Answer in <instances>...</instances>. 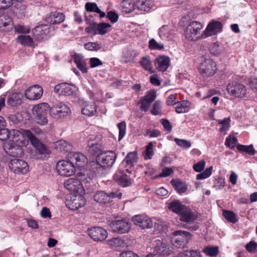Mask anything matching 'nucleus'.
<instances>
[{"label": "nucleus", "mask_w": 257, "mask_h": 257, "mask_svg": "<svg viewBox=\"0 0 257 257\" xmlns=\"http://www.w3.org/2000/svg\"><path fill=\"white\" fill-rule=\"evenodd\" d=\"M159 37L163 40L169 39L172 33V30L167 25H163L158 30V32Z\"/></svg>", "instance_id": "obj_32"}, {"label": "nucleus", "mask_w": 257, "mask_h": 257, "mask_svg": "<svg viewBox=\"0 0 257 257\" xmlns=\"http://www.w3.org/2000/svg\"><path fill=\"white\" fill-rule=\"evenodd\" d=\"M202 251L206 255L211 257H216L219 253V247L217 246H206Z\"/></svg>", "instance_id": "obj_39"}, {"label": "nucleus", "mask_w": 257, "mask_h": 257, "mask_svg": "<svg viewBox=\"0 0 257 257\" xmlns=\"http://www.w3.org/2000/svg\"><path fill=\"white\" fill-rule=\"evenodd\" d=\"M50 29L49 26L42 25L32 29V33L35 39L40 41L47 38L50 34Z\"/></svg>", "instance_id": "obj_15"}, {"label": "nucleus", "mask_w": 257, "mask_h": 257, "mask_svg": "<svg viewBox=\"0 0 257 257\" xmlns=\"http://www.w3.org/2000/svg\"><path fill=\"white\" fill-rule=\"evenodd\" d=\"M171 183L179 194L185 192L187 189V185L186 184L182 182L180 180L172 179L171 181Z\"/></svg>", "instance_id": "obj_36"}, {"label": "nucleus", "mask_w": 257, "mask_h": 257, "mask_svg": "<svg viewBox=\"0 0 257 257\" xmlns=\"http://www.w3.org/2000/svg\"><path fill=\"white\" fill-rule=\"evenodd\" d=\"M22 145L15 143H8L6 145L4 149L6 152L10 156L13 157H21L24 155Z\"/></svg>", "instance_id": "obj_16"}, {"label": "nucleus", "mask_w": 257, "mask_h": 257, "mask_svg": "<svg viewBox=\"0 0 257 257\" xmlns=\"http://www.w3.org/2000/svg\"><path fill=\"white\" fill-rule=\"evenodd\" d=\"M119 129L118 140H121L125 135L126 123L124 121L119 123L117 125Z\"/></svg>", "instance_id": "obj_59"}, {"label": "nucleus", "mask_w": 257, "mask_h": 257, "mask_svg": "<svg viewBox=\"0 0 257 257\" xmlns=\"http://www.w3.org/2000/svg\"><path fill=\"white\" fill-rule=\"evenodd\" d=\"M87 148L88 152L92 156H98L101 154L103 149L101 143L97 141L94 136H91L88 140Z\"/></svg>", "instance_id": "obj_11"}, {"label": "nucleus", "mask_w": 257, "mask_h": 257, "mask_svg": "<svg viewBox=\"0 0 257 257\" xmlns=\"http://www.w3.org/2000/svg\"><path fill=\"white\" fill-rule=\"evenodd\" d=\"M117 155L112 151L103 152L98 155L96 161L90 162V170L95 175H100L106 169L111 168L114 164Z\"/></svg>", "instance_id": "obj_1"}, {"label": "nucleus", "mask_w": 257, "mask_h": 257, "mask_svg": "<svg viewBox=\"0 0 257 257\" xmlns=\"http://www.w3.org/2000/svg\"><path fill=\"white\" fill-rule=\"evenodd\" d=\"M65 20V15L62 13L52 12L46 18V21L50 24L54 25L63 22Z\"/></svg>", "instance_id": "obj_29"}, {"label": "nucleus", "mask_w": 257, "mask_h": 257, "mask_svg": "<svg viewBox=\"0 0 257 257\" xmlns=\"http://www.w3.org/2000/svg\"><path fill=\"white\" fill-rule=\"evenodd\" d=\"M237 141L236 137H231L230 136H229L226 138L225 144L226 146L232 149L236 145Z\"/></svg>", "instance_id": "obj_58"}, {"label": "nucleus", "mask_w": 257, "mask_h": 257, "mask_svg": "<svg viewBox=\"0 0 257 257\" xmlns=\"http://www.w3.org/2000/svg\"><path fill=\"white\" fill-rule=\"evenodd\" d=\"M137 154L135 152L128 153L124 160L122 162L121 166L125 164L126 166L132 167L134 163L137 161Z\"/></svg>", "instance_id": "obj_37"}, {"label": "nucleus", "mask_w": 257, "mask_h": 257, "mask_svg": "<svg viewBox=\"0 0 257 257\" xmlns=\"http://www.w3.org/2000/svg\"><path fill=\"white\" fill-rule=\"evenodd\" d=\"M157 97L156 92L154 90H151L147 92V94L140 100L141 109L147 111L151 103L156 99Z\"/></svg>", "instance_id": "obj_14"}, {"label": "nucleus", "mask_w": 257, "mask_h": 257, "mask_svg": "<svg viewBox=\"0 0 257 257\" xmlns=\"http://www.w3.org/2000/svg\"><path fill=\"white\" fill-rule=\"evenodd\" d=\"M246 249L249 252H255L257 251V243L254 241H250L245 246Z\"/></svg>", "instance_id": "obj_63"}, {"label": "nucleus", "mask_w": 257, "mask_h": 257, "mask_svg": "<svg viewBox=\"0 0 257 257\" xmlns=\"http://www.w3.org/2000/svg\"><path fill=\"white\" fill-rule=\"evenodd\" d=\"M88 234L94 240L101 241L107 237V232L100 227H94L88 230Z\"/></svg>", "instance_id": "obj_19"}, {"label": "nucleus", "mask_w": 257, "mask_h": 257, "mask_svg": "<svg viewBox=\"0 0 257 257\" xmlns=\"http://www.w3.org/2000/svg\"><path fill=\"white\" fill-rule=\"evenodd\" d=\"M180 257H202L199 251L196 250H187L180 253Z\"/></svg>", "instance_id": "obj_51"}, {"label": "nucleus", "mask_w": 257, "mask_h": 257, "mask_svg": "<svg viewBox=\"0 0 257 257\" xmlns=\"http://www.w3.org/2000/svg\"><path fill=\"white\" fill-rule=\"evenodd\" d=\"M212 166L206 168L204 171L197 175L196 179L197 180H203L208 178L212 174Z\"/></svg>", "instance_id": "obj_54"}, {"label": "nucleus", "mask_w": 257, "mask_h": 257, "mask_svg": "<svg viewBox=\"0 0 257 257\" xmlns=\"http://www.w3.org/2000/svg\"><path fill=\"white\" fill-rule=\"evenodd\" d=\"M203 28L202 25L197 21L191 22L185 30L186 39L189 41H195L201 37L200 31Z\"/></svg>", "instance_id": "obj_3"}, {"label": "nucleus", "mask_w": 257, "mask_h": 257, "mask_svg": "<svg viewBox=\"0 0 257 257\" xmlns=\"http://www.w3.org/2000/svg\"><path fill=\"white\" fill-rule=\"evenodd\" d=\"M167 249V245L161 240L157 239L154 242V252L162 254Z\"/></svg>", "instance_id": "obj_40"}, {"label": "nucleus", "mask_w": 257, "mask_h": 257, "mask_svg": "<svg viewBox=\"0 0 257 257\" xmlns=\"http://www.w3.org/2000/svg\"><path fill=\"white\" fill-rule=\"evenodd\" d=\"M23 95L20 93L10 94L7 98V103L11 107H17L20 105L22 102Z\"/></svg>", "instance_id": "obj_27"}, {"label": "nucleus", "mask_w": 257, "mask_h": 257, "mask_svg": "<svg viewBox=\"0 0 257 257\" xmlns=\"http://www.w3.org/2000/svg\"><path fill=\"white\" fill-rule=\"evenodd\" d=\"M222 24L221 22L216 21H212L207 26L204 35L206 37L215 35L217 33L222 32Z\"/></svg>", "instance_id": "obj_21"}, {"label": "nucleus", "mask_w": 257, "mask_h": 257, "mask_svg": "<svg viewBox=\"0 0 257 257\" xmlns=\"http://www.w3.org/2000/svg\"><path fill=\"white\" fill-rule=\"evenodd\" d=\"M82 113L87 116L94 115L96 112V107L94 103L86 104L82 108Z\"/></svg>", "instance_id": "obj_38"}, {"label": "nucleus", "mask_w": 257, "mask_h": 257, "mask_svg": "<svg viewBox=\"0 0 257 257\" xmlns=\"http://www.w3.org/2000/svg\"><path fill=\"white\" fill-rule=\"evenodd\" d=\"M25 135L27 136L28 140L30 141L32 145L40 154L42 155H48L51 153V151L49 148L40 142L31 131H26Z\"/></svg>", "instance_id": "obj_5"}, {"label": "nucleus", "mask_w": 257, "mask_h": 257, "mask_svg": "<svg viewBox=\"0 0 257 257\" xmlns=\"http://www.w3.org/2000/svg\"><path fill=\"white\" fill-rule=\"evenodd\" d=\"M122 194L119 192H111L107 193L103 191H97L93 196L94 200L100 204H106L112 202L115 198L120 199Z\"/></svg>", "instance_id": "obj_4"}, {"label": "nucleus", "mask_w": 257, "mask_h": 257, "mask_svg": "<svg viewBox=\"0 0 257 257\" xmlns=\"http://www.w3.org/2000/svg\"><path fill=\"white\" fill-rule=\"evenodd\" d=\"M55 148L59 152H68L71 151L72 145L65 140H59L55 143Z\"/></svg>", "instance_id": "obj_33"}, {"label": "nucleus", "mask_w": 257, "mask_h": 257, "mask_svg": "<svg viewBox=\"0 0 257 257\" xmlns=\"http://www.w3.org/2000/svg\"><path fill=\"white\" fill-rule=\"evenodd\" d=\"M174 235L177 236L176 241L181 245L182 243H186L191 238V234L189 232L185 231L177 230L174 232Z\"/></svg>", "instance_id": "obj_31"}, {"label": "nucleus", "mask_w": 257, "mask_h": 257, "mask_svg": "<svg viewBox=\"0 0 257 257\" xmlns=\"http://www.w3.org/2000/svg\"><path fill=\"white\" fill-rule=\"evenodd\" d=\"M236 148L238 151L241 153L245 152L249 155H254L255 151L254 149L253 146L250 145L249 146L242 145L238 144L236 145Z\"/></svg>", "instance_id": "obj_44"}, {"label": "nucleus", "mask_w": 257, "mask_h": 257, "mask_svg": "<svg viewBox=\"0 0 257 257\" xmlns=\"http://www.w3.org/2000/svg\"><path fill=\"white\" fill-rule=\"evenodd\" d=\"M98 23L93 22L90 24L89 26L85 28V32L89 34L96 35L98 34Z\"/></svg>", "instance_id": "obj_52"}, {"label": "nucleus", "mask_w": 257, "mask_h": 257, "mask_svg": "<svg viewBox=\"0 0 257 257\" xmlns=\"http://www.w3.org/2000/svg\"><path fill=\"white\" fill-rule=\"evenodd\" d=\"M27 130H24L23 132H21L18 130H13L10 132V136H13V142L22 146H25L26 141L24 139V137L27 136L25 135V132Z\"/></svg>", "instance_id": "obj_28"}, {"label": "nucleus", "mask_w": 257, "mask_h": 257, "mask_svg": "<svg viewBox=\"0 0 257 257\" xmlns=\"http://www.w3.org/2000/svg\"><path fill=\"white\" fill-rule=\"evenodd\" d=\"M140 64L145 70L150 72L152 71V62L149 56H146L143 57L140 61Z\"/></svg>", "instance_id": "obj_41"}, {"label": "nucleus", "mask_w": 257, "mask_h": 257, "mask_svg": "<svg viewBox=\"0 0 257 257\" xmlns=\"http://www.w3.org/2000/svg\"><path fill=\"white\" fill-rule=\"evenodd\" d=\"M86 203L84 197L80 195H75L67 201L66 206L71 210H76L83 207Z\"/></svg>", "instance_id": "obj_17"}, {"label": "nucleus", "mask_w": 257, "mask_h": 257, "mask_svg": "<svg viewBox=\"0 0 257 257\" xmlns=\"http://www.w3.org/2000/svg\"><path fill=\"white\" fill-rule=\"evenodd\" d=\"M13 26V21L9 16L0 13V30L9 31Z\"/></svg>", "instance_id": "obj_26"}, {"label": "nucleus", "mask_w": 257, "mask_h": 257, "mask_svg": "<svg viewBox=\"0 0 257 257\" xmlns=\"http://www.w3.org/2000/svg\"><path fill=\"white\" fill-rule=\"evenodd\" d=\"M216 64L209 58H204L199 68L200 73L203 77H209L214 75L215 72Z\"/></svg>", "instance_id": "obj_8"}, {"label": "nucleus", "mask_w": 257, "mask_h": 257, "mask_svg": "<svg viewBox=\"0 0 257 257\" xmlns=\"http://www.w3.org/2000/svg\"><path fill=\"white\" fill-rule=\"evenodd\" d=\"M107 18L112 23H116L118 19V15L115 12L109 11L107 13Z\"/></svg>", "instance_id": "obj_64"}, {"label": "nucleus", "mask_w": 257, "mask_h": 257, "mask_svg": "<svg viewBox=\"0 0 257 257\" xmlns=\"http://www.w3.org/2000/svg\"><path fill=\"white\" fill-rule=\"evenodd\" d=\"M56 170L59 175L66 177L71 176L75 172L74 166L70 162L64 160L57 163Z\"/></svg>", "instance_id": "obj_9"}, {"label": "nucleus", "mask_w": 257, "mask_h": 257, "mask_svg": "<svg viewBox=\"0 0 257 257\" xmlns=\"http://www.w3.org/2000/svg\"><path fill=\"white\" fill-rule=\"evenodd\" d=\"M136 7L142 11H148L152 8V5L149 0H138Z\"/></svg>", "instance_id": "obj_42"}, {"label": "nucleus", "mask_w": 257, "mask_h": 257, "mask_svg": "<svg viewBox=\"0 0 257 257\" xmlns=\"http://www.w3.org/2000/svg\"><path fill=\"white\" fill-rule=\"evenodd\" d=\"M170 60L169 57L160 56L156 58L154 64L156 68L160 71H165L169 66Z\"/></svg>", "instance_id": "obj_23"}, {"label": "nucleus", "mask_w": 257, "mask_h": 257, "mask_svg": "<svg viewBox=\"0 0 257 257\" xmlns=\"http://www.w3.org/2000/svg\"><path fill=\"white\" fill-rule=\"evenodd\" d=\"M64 186L67 190L78 193H83L84 190L82 183L76 178H70L66 180L64 182Z\"/></svg>", "instance_id": "obj_12"}, {"label": "nucleus", "mask_w": 257, "mask_h": 257, "mask_svg": "<svg viewBox=\"0 0 257 257\" xmlns=\"http://www.w3.org/2000/svg\"><path fill=\"white\" fill-rule=\"evenodd\" d=\"M10 136V132L7 128L2 127L0 128V140L6 141Z\"/></svg>", "instance_id": "obj_62"}, {"label": "nucleus", "mask_w": 257, "mask_h": 257, "mask_svg": "<svg viewBox=\"0 0 257 257\" xmlns=\"http://www.w3.org/2000/svg\"><path fill=\"white\" fill-rule=\"evenodd\" d=\"M85 8L86 11L88 12L99 13L100 12V9L95 3H87L85 4Z\"/></svg>", "instance_id": "obj_55"}, {"label": "nucleus", "mask_w": 257, "mask_h": 257, "mask_svg": "<svg viewBox=\"0 0 257 257\" xmlns=\"http://www.w3.org/2000/svg\"><path fill=\"white\" fill-rule=\"evenodd\" d=\"M149 48L151 50H161L164 48V45L162 43H158L156 40L152 38L149 41Z\"/></svg>", "instance_id": "obj_49"}, {"label": "nucleus", "mask_w": 257, "mask_h": 257, "mask_svg": "<svg viewBox=\"0 0 257 257\" xmlns=\"http://www.w3.org/2000/svg\"><path fill=\"white\" fill-rule=\"evenodd\" d=\"M33 114L36 122L44 125L48 123V113L50 112L49 105L47 103H41L35 105L33 108Z\"/></svg>", "instance_id": "obj_2"}, {"label": "nucleus", "mask_w": 257, "mask_h": 257, "mask_svg": "<svg viewBox=\"0 0 257 257\" xmlns=\"http://www.w3.org/2000/svg\"><path fill=\"white\" fill-rule=\"evenodd\" d=\"M136 6L133 0H123L121 3V11L124 14L132 13Z\"/></svg>", "instance_id": "obj_35"}, {"label": "nucleus", "mask_w": 257, "mask_h": 257, "mask_svg": "<svg viewBox=\"0 0 257 257\" xmlns=\"http://www.w3.org/2000/svg\"><path fill=\"white\" fill-rule=\"evenodd\" d=\"M84 48L89 51H98L101 48L100 44L96 42H88L84 44Z\"/></svg>", "instance_id": "obj_57"}, {"label": "nucleus", "mask_w": 257, "mask_h": 257, "mask_svg": "<svg viewBox=\"0 0 257 257\" xmlns=\"http://www.w3.org/2000/svg\"><path fill=\"white\" fill-rule=\"evenodd\" d=\"M230 119L229 117H225L223 120H218V124L221 125L220 132H225L229 130L230 127Z\"/></svg>", "instance_id": "obj_50"}, {"label": "nucleus", "mask_w": 257, "mask_h": 257, "mask_svg": "<svg viewBox=\"0 0 257 257\" xmlns=\"http://www.w3.org/2000/svg\"><path fill=\"white\" fill-rule=\"evenodd\" d=\"M54 92L59 95L69 96L73 90L69 83H62L55 86Z\"/></svg>", "instance_id": "obj_24"}, {"label": "nucleus", "mask_w": 257, "mask_h": 257, "mask_svg": "<svg viewBox=\"0 0 257 257\" xmlns=\"http://www.w3.org/2000/svg\"><path fill=\"white\" fill-rule=\"evenodd\" d=\"M134 223L142 228H149L153 226V223L151 219L148 216L137 215L133 217Z\"/></svg>", "instance_id": "obj_20"}, {"label": "nucleus", "mask_w": 257, "mask_h": 257, "mask_svg": "<svg viewBox=\"0 0 257 257\" xmlns=\"http://www.w3.org/2000/svg\"><path fill=\"white\" fill-rule=\"evenodd\" d=\"M151 113L154 115L161 114V102L160 101L157 100L154 102L153 108L151 110Z\"/></svg>", "instance_id": "obj_56"}, {"label": "nucleus", "mask_w": 257, "mask_h": 257, "mask_svg": "<svg viewBox=\"0 0 257 257\" xmlns=\"http://www.w3.org/2000/svg\"><path fill=\"white\" fill-rule=\"evenodd\" d=\"M110 229L114 232L123 234L129 231L131 227L130 222L126 219L113 220L109 225Z\"/></svg>", "instance_id": "obj_7"}, {"label": "nucleus", "mask_w": 257, "mask_h": 257, "mask_svg": "<svg viewBox=\"0 0 257 257\" xmlns=\"http://www.w3.org/2000/svg\"><path fill=\"white\" fill-rule=\"evenodd\" d=\"M174 142L178 146L184 149H188L191 146L190 141L186 140L175 138L174 139Z\"/></svg>", "instance_id": "obj_53"}, {"label": "nucleus", "mask_w": 257, "mask_h": 257, "mask_svg": "<svg viewBox=\"0 0 257 257\" xmlns=\"http://www.w3.org/2000/svg\"><path fill=\"white\" fill-rule=\"evenodd\" d=\"M190 105V102L186 100L178 101L175 107L176 111L178 113H185L187 111V109Z\"/></svg>", "instance_id": "obj_43"}, {"label": "nucleus", "mask_w": 257, "mask_h": 257, "mask_svg": "<svg viewBox=\"0 0 257 257\" xmlns=\"http://www.w3.org/2000/svg\"><path fill=\"white\" fill-rule=\"evenodd\" d=\"M49 109L50 115L55 118L64 117L70 112V109L68 106L62 103L53 106Z\"/></svg>", "instance_id": "obj_13"}, {"label": "nucleus", "mask_w": 257, "mask_h": 257, "mask_svg": "<svg viewBox=\"0 0 257 257\" xmlns=\"http://www.w3.org/2000/svg\"><path fill=\"white\" fill-rule=\"evenodd\" d=\"M154 155V152L153 150V144L150 142L147 146L146 149L145 155L144 156L145 159H151Z\"/></svg>", "instance_id": "obj_60"}, {"label": "nucleus", "mask_w": 257, "mask_h": 257, "mask_svg": "<svg viewBox=\"0 0 257 257\" xmlns=\"http://www.w3.org/2000/svg\"><path fill=\"white\" fill-rule=\"evenodd\" d=\"M111 26L109 23H101L98 24V34L104 35L110 31Z\"/></svg>", "instance_id": "obj_47"}, {"label": "nucleus", "mask_w": 257, "mask_h": 257, "mask_svg": "<svg viewBox=\"0 0 257 257\" xmlns=\"http://www.w3.org/2000/svg\"><path fill=\"white\" fill-rule=\"evenodd\" d=\"M86 160V157L82 153H74L70 154L69 162L73 166H74V164H76L77 166H81Z\"/></svg>", "instance_id": "obj_30"}, {"label": "nucleus", "mask_w": 257, "mask_h": 257, "mask_svg": "<svg viewBox=\"0 0 257 257\" xmlns=\"http://www.w3.org/2000/svg\"><path fill=\"white\" fill-rule=\"evenodd\" d=\"M43 93L42 87L38 85H35L26 90L25 96L30 100H37L40 98Z\"/></svg>", "instance_id": "obj_18"}, {"label": "nucleus", "mask_w": 257, "mask_h": 257, "mask_svg": "<svg viewBox=\"0 0 257 257\" xmlns=\"http://www.w3.org/2000/svg\"><path fill=\"white\" fill-rule=\"evenodd\" d=\"M113 179L122 187L128 186L131 183V179L123 171L118 170L113 175Z\"/></svg>", "instance_id": "obj_22"}, {"label": "nucleus", "mask_w": 257, "mask_h": 257, "mask_svg": "<svg viewBox=\"0 0 257 257\" xmlns=\"http://www.w3.org/2000/svg\"><path fill=\"white\" fill-rule=\"evenodd\" d=\"M227 91L230 95L235 98H242L246 93V89L244 85L235 81L229 82Z\"/></svg>", "instance_id": "obj_6"}, {"label": "nucleus", "mask_w": 257, "mask_h": 257, "mask_svg": "<svg viewBox=\"0 0 257 257\" xmlns=\"http://www.w3.org/2000/svg\"><path fill=\"white\" fill-rule=\"evenodd\" d=\"M179 216L181 221L188 224H191L197 219V216L188 207Z\"/></svg>", "instance_id": "obj_25"}, {"label": "nucleus", "mask_w": 257, "mask_h": 257, "mask_svg": "<svg viewBox=\"0 0 257 257\" xmlns=\"http://www.w3.org/2000/svg\"><path fill=\"white\" fill-rule=\"evenodd\" d=\"M222 213L224 218L232 223H235L238 221L236 214L232 211L223 210Z\"/></svg>", "instance_id": "obj_46"}, {"label": "nucleus", "mask_w": 257, "mask_h": 257, "mask_svg": "<svg viewBox=\"0 0 257 257\" xmlns=\"http://www.w3.org/2000/svg\"><path fill=\"white\" fill-rule=\"evenodd\" d=\"M17 40L19 43L25 46H32L33 45V39L29 35H20L18 36Z\"/></svg>", "instance_id": "obj_45"}, {"label": "nucleus", "mask_w": 257, "mask_h": 257, "mask_svg": "<svg viewBox=\"0 0 257 257\" xmlns=\"http://www.w3.org/2000/svg\"><path fill=\"white\" fill-rule=\"evenodd\" d=\"M11 170L15 173H21L25 174L29 171L27 163L24 161L18 159L12 160L9 164Z\"/></svg>", "instance_id": "obj_10"}, {"label": "nucleus", "mask_w": 257, "mask_h": 257, "mask_svg": "<svg viewBox=\"0 0 257 257\" xmlns=\"http://www.w3.org/2000/svg\"><path fill=\"white\" fill-rule=\"evenodd\" d=\"M205 164V161L204 160L200 161L193 165L194 170L197 172H201L204 169Z\"/></svg>", "instance_id": "obj_61"}, {"label": "nucleus", "mask_w": 257, "mask_h": 257, "mask_svg": "<svg viewBox=\"0 0 257 257\" xmlns=\"http://www.w3.org/2000/svg\"><path fill=\"white\" fill-rule=\"evenodd\" d=\"M187 206L182 204L179 200L172 201L169 205V208L173 212L179 215Z\"/></svg>", "instance_id": "obj_34"}, {"label": "nucleus", "mask_w": 257, "mask_h": 257, "mask_svg": "<svg viewBox=\"0 0 257 257\" xmlns=\"http://www.w3.org/2000/svg\"><path fill=\"white\" fill-rule=\"evenodd\" d=\"M108 244L111 247L118 249L120 247H123L124 245V241L119 238H113L109 240Z\"/></svg>", "instance_id": "obj_48"}]
</instances>
